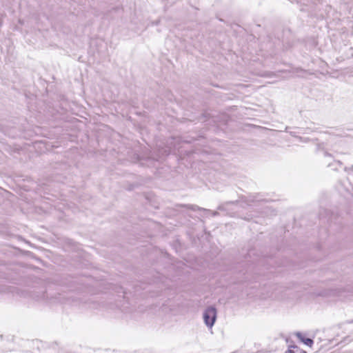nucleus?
<instances>
[{
  "label": "nucleus",
  "instance_id": "1",
  "mask_svg": "<svg viewBox=\"0 0 353 353\" xmlns=\"http://www.w3.org/2000/svg\"><path fill=\"white\" fill-rule=\"evenodd\" d=\"M205 324L209 328H212L216 319V310L214 307H207L203 314Z\"/></svg>",
  "mask_w": 353,
  "mask_h": 353
},
{
  "label": "nucleus",
  "instance_id": "2",
  "mask_svg": "<svg viewBox=\"0 0 353 353\" xmlns=\"http://www.w3.org/2000/svg\"><path fill=\"white\" fill-rule=\"evenodd\" d=\"M345 292V289L343 288H334L328 290L327 292L325 294L327 296H336L340 297Z\"/></svg>",
  "mask_w": 353,
  "mask_h": 353
},
{
  "label": "nucleus",
  "instance_id": "3",
  "mask_svg": "<svg viewBox=\"0 0 353 353\" xmlns=\"http://www.w3.org/2000/svg\"><path fill=\"white\" fill-rule=\"evenodd\" d=\"M296 336H297V338L301 341L304 344L311 347L312 345L313 344V341L310 339H307V338H305L303 334H302L301 333H296Z\"/></svg>",
  "mask_w": 353,
  "mask_h": 353
},
{
  "label": "nucleus",
  "instance_id": "4",
  "mask_svg": "<svg viewBox=\"0 0 353 353\" xmlns=\"http://www.w3.org/2000/svg\"><path fill=\"white\" fill-rule=\"evenodd\" d=\"M285 353H305L302 350H301L297 346H291Z\"/></svg>",
  "mask_w": 353,
  "mask_h": 353
},
{
  "label": "nucleus",
  "instance_id": "5",
  "mask_svg": "<svg viewBox=\"0 0 353 353\" xmlns=\"http://www.w3.org/2000/svg\"><path fill=\"white\" fill-rule=\"evenodd\" d=\"M352 168H353V165H352Z\"/></svg>",
  "mask_w": 353,
  "mask_h": 353
}]
</instances>
